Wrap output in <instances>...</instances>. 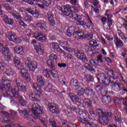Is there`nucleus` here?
Wrapping results in <instances>:
<instances>
[{
	"label": "nucleus",
	"mask_w": 127,
	"mask_h": 127,
	"mask_svg": "<svg viewBox=\"0 0 127 127\" xmlns=\"http://www.w3.org/2000/svg\"><path fill=\"white\" fill-rule=\"evenodd\" d=\"M73 9H75V8L69 4L61 6V11L63 12L64 15L69 16L71 18H72V19H74V20H76V24L78 25H86V22L80 21L83 16L79 15L75 12H72Z\"/></svg>",
	"instance_id": "nucleus-1"
},
{
	"label": "nucleus",
	"mask_w": 127,
	"mask_h": 127,
	"mask_svg": "<svg viewBox=\"0 0 127 127\" xmlns=\"http://www.w3.org/2000/svg\"><path fill=\"white\" fill-rule=\"evenodd\" d=\"M37 68V63L34 61H31L27 63L25 68H21L20 71L22 77L25 78L26 80H29L30 79V75L29 73L27 72V71L31 72V73H34L35 71V69Z\"/></svg>",
	"instance_id": "nucleus-2"
},
{
	"label": "nucleus",
	"mask_w": 127,
	"mask_h": 127,
	"mask_svg": "<svg viewBox=\"0 0 127 127\" xmlns=\"http://www.w3.org/2000/svg\"><path fill=\"white\" fill-rule=\"evenodd\" d=\"M21 79L18 78L13 81L14 84H15V88H12L11 89V97L14 98H18V92L21 91L25 93L26 92V83L25 82L21 84L20 83Z\"/></svg>",
	"instance_id": "nucleus-3"
},
{
	"label": "nucleus",
	"mask_w": 127,
	"mask_h": 127,
	"mask_svg": "<svg viewBox=\"0 0 127 127\" xmlns=\"http://www.w3.org/2000/svg\"><path fill=\"white\" fill-rule=\"evenodd\" d=\"M79 117L78 118V121L81 123L83 125L86 126H89V127H95V124L90 123V121H88V119H90V115L88 111L86 110H79L78 112Z\"/></svg>",
	"instance_id": "nucleus-4"
},
{
	"label": "nucleus",
	"mask_w": 127,
	"mask_h": 127,
	"mask_svg": "<svg viewBox=\"0 0 127 127\" xmlns=\"http://www.w3.org/2000/svg\"><path fill=\"white\" fill-rule=\"evenodd\" d=\"M97 113L99 116V122L100 124L103 126H107L109 124V121H110V117L112 115V113L104 112L103 110L101 109H97Z\"/></svg>",
	"instance_id": "nucleus-5"
},
{
	"label": "nucleus",
	"mask_w": 127,
	"mask_h": 127,
	"mask_svg": "<svg viewBox=\"0 0 127 127\" xmlns=\"http://www.w3.org/2000/svg\"><path fill=\"white\" fill-rule=\"evenodd\" d=\"M25 31L26 35L28 37H30L31 38H35L37 40L42 41V42L46 40V35L40 33V32H33L30 29H27Z\"/></svg>",
	"instance_id": "nucleus-6"
},
{
	"label": "nucleus",
	"mask_w": 127,
	"mask_h": 127,
	"mask_svg": "<svg viewBox=\"0 0 127 127\" xmlns=\"http://www.w3.org/2000/svg\"><path fill=\"white\" fill-rule=\"evenodd\" d=\"M59 43L61 46H62L64 49L66 50L67 52H69L65 53V52H64V54H62V55H65L67 59H72V58H73V56H72V52L74 51V49L68 48L69 44L68 43L67 40L64 39L63 40L59 41Z\"/></svg>",
	"instance_id": "nucleus-7"
},
{
	"label": "nucleus",
	"mask_w": 127,
	"mask_h": 127,
	"mask_svg": "<svg viewBox=\"0 0 127 127\" xmlns=\"http://www.w3.org/2000/svg\"><path fill=\"white\" fill-rule=\"evenodd\" d=\"M0 116H2V117L4 118L2 119L0 118V122L1 123L0 125L2 127H14V124L10 122L9 119H7V120H6V118H10V115L8 113L5 111H1L0 112Z\"/></svg>",
	"instance_id": "nucleus-8"
},
{
	"label": "nucleus",
	"mask_w": 127,
	"mask_h": 127,
	"mask_svg": "<svg viewBox=\"0 0 127 127\" xmlns=\"http://www.w3.org/2000/svg\"><path fill=\"white\" fill-rule=\"evenodd\" d=\"M31 112L33 113V116L34 119L37 120L39 119L40 120V116H42L43 114V108L41 107L37 103L33 104Z\"/></svg>",
	"instance_id": "nucleus-9"
},
{
	"label": "nucleus",
	"mask_w": 127,
	"mask_h": 127,
	"mask_svg": "<svg viewBox=\"0 0 127 127\" xmlns=\"http://www.w3.org/2000/svg\"><path fill=\"white\" fill-rule=\"evenodd\" d=\"M0 51L3 53V57L6 61H9L11 59V53L9 52L4 42L0 41Z\"/></svg>",
	"instance_id": "nucleus-10"
},
{
	"label": "nucleus",
	"mask_w": 127,
	"mask_h": 127,
	"mask_svg": "<svg viewBox=\"0 0 127 127\" xmlns=\"http://www.w3.org/2000/svg\"><path fill=\"white\" fill-rule=\"evenodd\" d=\"M33 89L35 91V94H34L32 92H30L28 94L29 98L31 101H38L42 95L41 90L37 89V84L36 83L33 84Z\"/></svg>",
	"instance_id": "nucleus-11"
},
{
	"label": "nucleus",
	"mask_w": 127,
	"mask_h": 127,
	"mask_svg": "<svg viewBox=\"0 0 127 127\" xmlns=\"http://www.w3.org/2000/svg\"><path fill=\"white\" fill-rule=\"evenodd\" d=\"M6 36L10 41H12L14 43H20L24 39L22 37L18 38L16 34L13 32H8Z\"/></svg>",
	"instance_id": "nucleus-12"
},
{
	"label": "nucleus",
	"mask_w": 127,
	"mask_h": 127,
	"mask_svg": "<svg viewBox=\"0 0 127 127\" xmlns=\"http://www.w3.org/2000/svg\"><path fill=\"white\" fill-rule=\"evenodd\" d=\"M14 51L15 53L19 55H25L28 51V49L26 47H23L20 45L16 46L14 47Z\"/></svg>",
	"instance_id": "nucleus-13"
},
{
	"label": "nucleus",
	"mask_w": 127,
	"mask_h": 127,
	"mask_svg": "<svg viewBox=\"0 0 127 127\" xmlns=\"http://www.w3.org/2000/svg\"><path fill=\"white\" fill-rule=\"evenodd\" d=\"M74 54L76 57L78 58V59L81 60V61L83 62H87L88 58L84 52L81 51H75Z\"/></svg>",
	"instance_id": "nucleus-14"
},
{
	"label": "nucleus",
	"mask_w": 127,
	"mask_h": 127,
	"mask_svg": "<svg viewBox=\"0 0 127 127\" xmlns=\"http://www.w3.org/2000/svg\"><path fill=\"white\" fill-rule=\"evenodd\" d=\"M79 106L81 107H86V108H89V109H92L93 106H92V101L89 99H84V100H81L78 102Z\"/></svg>",
	"instance_id": "nucleus-15"
},
{
	"label": "nucleus",
	"mask_w": 127,
	"mask_h": 127,
	"mask_svg": "<svg viewBox=\"0 0 127 127\" xmlns=\"http://www.w3.org/2000/svg\"><path fill=\"white\" fill-rule=\"evenodd\" d=\"M48 109L49 110L50 112H51L53 114H59L60 112L58 106L56 104L53 103H51L48 106Z\"/></svg>",
	"instance_id": "nucleus-16"
},
{
	"label": "nucleus",
	"mask_w": 127,
	"mask_h": 127,
	"mask_svg": "<svg viewBox=\"0 0 127 127\" xmlns=\"http://www.w3.org/2000/svg\"><path fill=\"white\" fill-rule=\"evenodd\" d=\"M34 48L36 50L37 53L39 55H42L44 53V50L43 49V45L42 44L38 43L34 45Z\"/></svg>",
	"instance_id": "nucleus-17"
},
{
	"label": "nucleus",
	"mask_w": 127,
	"mask_h": 127,
	"mask_svg": "<svg viewBox=\"0 0 127 127\" xmlns=\"http://www.w3.org/2000/svg\"><path fill=\"white\" fill-rule=\"evenodd\" d=\"M19 114L20 116H24L25 118H27L28 121H30V122H33V119L31 118H32V116L30 115V113L28 114L27 110H19Z\"/></svg>",
	"instance_id": "nucleus-18"
},
{
	"label": "nucleus",
	"mask_w": 127,
	"mask_h": 127,
	"mask_svg": "<svg viewBox=\"0 0 127 127\" xmlns=\"http://www.w3.org/2000/svg\"><path fill=\"white\" fill-rule=\"evenodd\" d=\"M37 82L38 84H37V83H36L37 84V89L41 91V87H43L44 84H45V82L43 80V78H42V76L41 75L38 76L37 77Z\"/></svg>",
	"instance_id": "nucleus-19"
},
{
	"label": "nucleus",
	"mask_w": 127,
	"mask_h": 127,
	"mask_svg": "<svg viewBox=\"0 0 127 127\" xmlns=\"http://www.w3.org/2000/svg\"><path fill=\"white\" fill-rule=\"evenodd\" d=\"M13 61H14V63L15 64V65L16 66V67H18V68L19 69V70L20 71H21V69H23V65H22V64H21V62H20V59H19V58L15 56L13 58Z\"/></svg>",
	"instance_id": "nucleus-20"
},
{
	"label": "nucleus",
	"mask_w": 127,
	"mask_h": 127,
	"mask_svg": "<svg viewBox=\"0 0 127 127\" xmlns=\"http://www.w3.org/2000/svg\"><path fill=\"white\" fill-rule=\"evenodd\" d=\"M75 89L77 90L78 96H83L84 94H86V90L82 87V86H81V84H80L75 85Z\"/></svg>",
	"instance_id": "nucleus-21"
},
{
	"label": "nucleus",
	"mask_w": 127,
	"mask_h": 127,
	"mask_svg": "<svg viewBox=\"0 0 127 127\" xmlns=\"http://www.w3.org/2000/svg\"><path fill=\"white\" fill-rule=\"evenodd\" d=\"M9 82H7L4 87V88H5V87L7 88V89L8 90V91L7 92V95L9 96L10 97H11V90L12 88H15V85L13 84L12 86L11 89L10 88V87L11 86V84H10V82H11V80H8Z\"/></svg>",
	"instance_id": "nucleus-22"
},
{
	"label": "nucleus",
	"mask_w": 127,
	"mask_h": 127,
	"mask_svg": "<svg viewBox=\"0 0 127 127\" xmlns=\"http://www.w3.org/2000/svg\"><path fill=\"white\" fill-rule=\"evenodd\" d=\"M118 74H119V72L116 71H114L112 69L109 70L107 72L108 75L110 77V78H111V79H113V80H116V79L118 78Z\"/></svg>",
	"instance_id": "nucleus-23"
},
{
	"label": "nucleus",
	"mask_w": 127,
	"mask_h": 127,
	"mask_svg": "<svg viewBox=\"0 0 127 127\" xmlns=\"http://www.w3.org/2000/svg\"><path fill=\"white\" fill-rule=\"evenodd\" d=\"M73 37L75 38H77V39H83V38H85V37L84 35L85 34L83 32H82L80 31H77L73 33L72 34Z\"/></svg>",
	"instance_id": "nucleus-24"
},
{
	"label": "nucleus",
	"mask_w": 127,
	"mask_h": 127,
	"mask_svg": "<svg viewBox=\"0 0 127 127\" xmlns=\"http://www.w3.org/2000/svg\"><path fill=\"white\" fill-rule=\"evenodd\" d=\"M68 97L73 103H78V102L80 100V98H79V97H78V96L74 93H68Z\"/></svg>",
	"instance_id": "nucleus-25"
},
{
	"label": "nucleus",
	"mask_w": 127,
	"mask_h": 127,
	"mask_svg": "<svg viewBox=\"0 0 127 127\" xmlns=\"http://www.w3.org/2000/svg\"><path fill=\"white\" fill-rule=\"evenodd\" d=\"M53 49L57 51L60 54H64V51L60 49L59 45L57 43H54L52 44Z\"/></svg>",
	"instance_id": "nucleus-26"
},
{
	"label": "nucleus",
	"mask_w": 127,
	"mask_h": 127,
	"mask_svg": "<svg viewBox=\"0 0 127 127\" xmlns=\"http://www.w3.org/2000/svg\"><path fill=\"white\" fill-rule=\"evenodd\" d=\"M45 91L48 92V93H50L51 92L54 93V92H55V88H54V86H53L52 84L48 83L45 87Z\"/></svg>",
	"instance_id": "nucleus-27"
},
{
	"label": "nucleus",
	"mask_w": 127,
	"mask_h": 127,
	"mask_svg": "<svg viewBox=\"0 0 127 127\" xmlns=\"http://www.w3.org/2000/svg\"><path fill=\"white\" fill-rule=\"evenodd\" d=\"M2 20L6 24H9L10 25H12L13 24V20L11 19H8V17L6 15H3L1 16Z\"/></svg>",
	"instance_id": "nucleus-28"
},
{
	"label": "nucleus",
	"mask_w": 127,
	"mask_h": 127,
	"mask_svg": "<svg viewBox=\"0 0 127 127\" xmlns=\"http://www.w3.org/2000/svg\"><path fill=\"white\" fill-rule=\"evenodd\" d=\"M36 26L39 27L42 30H45L46 29V22L43 21H40L36 24Z\"/></svg>",
	"instance_id": "nucleus-29"
},
{
	"label": "nucleus",
	"mask_w": 127,
	"mask_h": 127,
	"mask_svg": "<svg viewBox=\"0 0 127 127\" xmlns=\"http://www.w3.org/2000/svg\"><path fill=\"white\" fill-rule=\"evenodd\" d=\"M9 82L5 77H3L1 78L0 83V90H3L4 89V86L5 84Z\"/></svg>",
	"instance_id": "nucleus-30"
},
{
	"label": "nucleus",
	"mask_w": 127,
	"mask_h": 127,
	"mask_svg": "<svg viewBox=\"0 0 127 127\" xmlns=\"http://www.w3.org/2000/svg\"><path fill=\"white\" fill-rule=\"evenodd\" d=\"M114 40L115 43L118 47H122V46H124V42L121 39H119L118 37H115Z\"/></svg>",
	"instance_id": "nucleus-31"
},
{
	"label": "nucleus",
	"mask_w": 127,
	"mask_h": 127,
	"mask_svg": "<svg viewBox=\"0 0 127 127\" xmlns=\"http://www.w3.org/2000/svg\"><path fill=\"white\" fill-rule=\"evenodd\" d=\"M52 73V71L48 68L45 69L43 72V74L46 78H50Z\"/></svg>",
	"instance_id": "nucleus-32"
},
{
	"label": "nucleus",
	"mask_w": 127,
	"mask_h": 127,
	"mask_svg": "<svg viewBox=\"0 0 127 127\" xmlns=\"http://www.w3.org/2000/svg\"><path fill=\"white\" fill-rule=\"evenodd\" d=\"M23 1H25V2H27L29 4L31 5H36L37 4V2H40L42 0H22Z\"/></svg>",
	"instance_id": "nucleus-33"
},
{
	"label": "nucleus",
	"mask_w": 127,
	"mask_h": 127,
	"mask_svg": "<svg viewBox=\"0 0 127 127\" xmlns=\"http://www.w3.org/2000/svg\"><path fill=\"white\" fill-rule=\"evenodd\" d=\"M48 20L52 26H54L55 25V20H54V18L52 14H49L48 16Z\"/></svg>",
	"instance_id": "nucleus-34"
},
{
	"label": "nucleus",
	"mask_w": 127,
	"mask_h": 127,
	"mask_svg": "<svg viewBox=\"0 0 127 127\" xmlns=\"http://www.w3.org/2000/svg\"><path fill=\"white\" fill-rule=\"evenodd\" d=\"M23 18L24 20L27 22V23H30V22L32 21V17L27 14L24 15Z\"/></svg>",
	"instance_id": "nucleus-35"
},
{
	"label": "nucleus",
	"mask_w": 127,
	"mask_h": 127,
	"mask_svg": "<svg viewBox=\"0 0 127 127\" xmlns=\"http://www.w3.org/2000/svg\"><path fill=\"white\" fill-rule=\"evenodd\" d=\"M106 79V76H105V74L104 73H100L97 75V79L98 80L99 82L101 83V82H104V80Z\"/></svg>",
	"instance_id": "nucleus-36"
},
{
	"label": "nucleus",
	"mask_w": 127,
	"mask_h": 127,
	"mask_svg": "<svg viewBox=\"0 0 127 127\" xmlns=\"http://www.w3.org/2000/svg\"><path fill=\"white\" fill-rule=\"evenodd\" d=\"M102 101L105 104H110L111 102V97L109 96L104 95L102 98Z\"/></svg>",
	"instance_id": "nucleus-37"
},
{
	"label": "nucleus",
	"mask_w": 127,
	"mask_h": 127,
	"mask_svg": "<svg viewBox=\"0 0 127 127\" xmlns=\"http://www.w3.org/2000/svg\"><path fill=\"white\" fill-rule=\"evenodd\" d=\"M47 64L48 66L50 67V68H51L52 69V70H54L55 69V65H54V63L53 61L49 59V60H48Z\"/></svg>",
	"instance_id": "nucleus-38"
},
{
	"label": "nucleus",
	"mask_w": 127,
	"mask_h": 127,
	"mask_svg": "<svg viewBox=\"0 0 127 127\" xmlns=\"http://www.w3.org/2000/svg\"><path fill=\"white\" fill-rule=\"evenodd\" d=\"M98 40H91L89 42V45L91 47H97L99 46V45L97 44Z\"/></svg>",
	"instance_id": "nucleus-39"
},
{
	"label": "nucleus",
	"mask_w": 127,
	"mask_h": 127,
	"mask_svg": "<svg viewBox=\"0 0 127 127\" xmlns=\"http://www.w3.org/2000/svg\"><path fill=\"white\" fill-rule=\"evenodd\" d=\"M85 94H86L87 96H93L94 93L91 88H88L85 90Z\"/></svg>",
	"instance_id": "nucleus-40"
},
{
	"label": "nucleus",
	"mask_w": 127,
	"mask_h": 127,
	"mask_svg": "<svg viewBox=\"0 0 127 127\" xmlns=\"http://www.w3.org/2000/svg\"><path fill=\"white\" fill-rule=\"evenodd\" d=\"M51 75L54 79H57L59 78V75L58 74V72L54 69H52Z\"/></svg>",
	"instance_id": "nucleus-41"
},
{
	"label": "nucleus",
	"mask_w": 127,
	"mask_h": 127,
	"mask_svg": "<svg viewBox=\"0 0 127 127\" xmlns=\"http://www.w3.org/2000/svg\"><path fill=\"white\" fill-rule=\"evenodd\" d=\"M84 67L85 68V69H87L89 71H92V72H95L96 71L95 69L92 68V66H91L89 64H85L84 65Z\"/></svg>",
	"instance_id": "nucleus-42"
},
{
	"label": "nucleus",
	"mask_w": 127,
	"mask_h": 127,
	"mask_svg": "<svg viewBox=\"0 0 127 127\" xmlns=\"http://www.w3.org/2000/svg\"><path fill=\"white\" fill-rule=\"evenodd\" d=\"M5 74H6L7 76H13V75L15 74V72L11 69H6Z\"/></svg>",
	"instance_id": "nucleus-43"
},
{
	"label": "nucleus",
	"mask_w": 127,
	"mask_h": 127,
	"mask_svg": "<svg viewBox=\"0 0 127 127\" xmlns=\"http://www.w3.org/2000/svg\"><path fill=\"white\" fill-rule=\"evenodd\" d=\"M51 0H44L43 1V4H44L46 7L51 6Z\"/></svg>",
	"instance_id": "nucleus-44"
},
{
	"label": "nucleus",
	"mask_w": 127,
	"mask_h": 127,
	"mask_svg": "<svg viewBox=\"0 0 127 127\" xmlns=\"http://www.w3.org/2000/svg\"><path fill=\"white\" fill-rule=\"evenodd\" d=\"M26 10L29 13H30L31 14L33 15V16H34V15L36 14V12L34 10V8H27L26 9Z\"/></svg>",
	"instance_id": "nucleus-45"
},
{
	"label": "nucleus",
	"mask_w": 127,
	"mask_h": 127,
	"mask_svg": "<svg viewBox=\"0 0 127 127\" xmlns=\"http://www.w3.org/2000/svg\"><path fill=\"white\" fill-rule=\"evenodd\" d=\"M49 59L53 61H57V60H58V58H57V56L56 55L52 54L49 56Z\"/></svg>",
	"instance_id": "nucleus-46"
},
{
	"label": "nucleus",
	"mask_w": 127,
	"mask_h": 127,
	"mask_svg": "<svg viewBox=\"0 0 127 127\" xmlns=\"http://www.w3.org/2000/svg\"><path fill=\"white\" fill-rule=\"evenodd\" d=\"M18 98L19 102L20 103V105H21L22 106H25V105H26V101L23 100V98H22V97H19V96Z\"/></svg>",
	"instance_id": "nucleus-47"
},
{
	"label": "nucleus",
	"mask_w": 127,
	"mask_h": 127,
	"mask_svg": "<svg viewBox=\"0 0 127 127\" xmlns=\"http://www.w3.org/2000/svg\"><path fill=\"white\" fill-rule=\"evenodd\" d=\"M12 16L17 19H21V16L19 15L16 11L12 12Z\"/></svg>",
	"instance_id": "nucleus-48"
},
{
	"label": "nucleus",
	"mask_w": 127,
	"mask_h": 127,
	"mask_svg": "<svg viewBox=\"0 0 127 127\" xmlns=\"http://www.w3.org/2000/svg\"><path fill=\"white\" fill-rule=\"evenodd\" d=\"M113 89L115 91V92H119L120 90H121V87H120V85L118 83H116L113 87Z\"/></svg>",
	"instance_id": "nucleus-49"
},
{
	"label": "nucleus",
	"mask_w": 127,
	"mask_h": 127,
	"mask_svg": "<svg viewBox=\"0 0 127 127\" xmlns=\"http://www.w3.org/2000/svg\"><path fill=\"white\" fill-rule=\"evenodd\" d=\"M90 64L92 66H93V67H96V66H98V61L95 60H91L90 61Z\"/></svg>",
	"instance_id": "nucleus-50"
},
{
	"label": "nucleus",
	"mask_w": 127,
	"mask_h": 127,
	"mask_svg": "<svg viewBox=\"0 0 127 127\" xmlns=\"http://www.w3.org/2000/svg\"><path fill=\"white\" fill-rule=\"evenodd\" d=\"M84 79L85 81H87V82H90L92 80V75L86 74L85 75Z\"/></svg>",
	"instance_id": "nucleus-51"
},
{
	"label": "nucleus",
	"mask_w": 127,
	"mask_h": 127,
	"mask_svg": "<svg viewBox=\"0 0 127 127\" xmlns=\"http://www.w3.org/2000/svg\"><path fill=\"white\" fill-rule=\"evenodd\" d=\"M110 82H111V78L105 77V78L104 81H102V83H105V85H109L110 84Z\"/></svg>",
	"instance_id": "nucleus-52"
},
{
	"label": "nucleus",
	"mask_w": 127,
	"mask_h": 127,
	"mask_svg": "<svg viewBox=\"0 0 127 127\" xmlns=\"http://www.w3.org/2000/svg\"><path fill=\"white\" fill-rule=\"evenodd\" d=\"M2 6L7 10H11V9H12V7L8 4H3Z\"/></svg>",
	"instance_id": "nucleus-53"
},
{
	"label": "nucleus",
	"mask_w": 127,
	"mask_h": 127,
	"mask_svg": "<svg viewBox=\"0 0 127 127\" xmlns=\"http://www.w3.org/2000/svg\"><path fill=\"white\" fill-rule=\"evenodd\" d=\"M110 12H111V10L108 9L106 10V12L105 13V15H107L108 18L109 19L112 18L113 17V15H112V14H110Z\"/></svg>",
	"instance_id": "nucleus-54"
},
{
	"label": "nucleus",
	"mask_w": 127,
	"mask_h": 127,
	"mask_svg": "<svg viewBox=\"0 0 127 127\" xmlns=\"http://www.w3.org/2000/svg\"><path fill=\"white\" fill-rule=\"evenodd\" d=\"M89 113L93 117V118H95L96 117V113L94 112V110H93V107L92 108H89Z\"/></svg>",
	"instance_id": "nucleus-55"
},
{
	"label": "nucleus",
	"mask_w": 127,
	"mask_h": 127,
	"mask_svg": "<svg viewBox=\"0 0 127 127\" xmlns=\"http://www.w3.org/2000/svg\"><path fill=\"white\" fill-rule=\"evenodd\" d=\"M10 114L11 117H16V116H17L18 114L17 112L14 111L12 110H10Z\"/></svg>",
	"instance_id": "nucleus-56"
},
{
	"label": "nucleus",
	"mask_w": 127,
	"mask_h": 127,
	"mask_svg": "<svg viewBox=\"0 0 127 127\" xmlns=\"http://www.w3.org/2000/svg\"><path fill=\"white\" fill-rule=\"evenodd\" d=\"M118 34L119 35V36L121 37V38L122 39V38L126 35L122 31L120 30H118L117 31Z\"/></svg>",
	"instance_id": "nucleus-57"
},
{
	"label": "nucleus",
	"mask_w": 127,
	"mask_h": 127,
	"mask_svg": "<svg viewBox=\"0 0 127 127\" xmlns=\"http://www.w3.org/2000/svg\"><path fill=\"white\" fill-rule=\"evenodd\" d=\"M88 17V23L89 24L88 25V24H87L86 25V26H87V27H88V28H90V27H91V26H92L93 25V22H92V21L91 20V19H90V18Z\"/></svg>",
	"instance_id": "nucleus-58"
},
{
	"label": "nucleus",
	"mask_w": 127,
	"mask_h": 127,
	"mask_svg": "<svg viewBox=\"0 0 127 127\" xmlns=\"http://www.w3.org/2000/svg\"><path fill=\"white\" fill-rule=\"evenodd\" d=\"M85 37L88 40L92 39L93 38V34L91 33H88L86 35Z\"/></svg>",
	"instance_id": "nucleus-59"
},
{
	"label": "nucleus",
	"mask_w": 127,
	"mask_h": 127,
	"mask_svg": "<svg viewBox=\"0 0 127 127\" xmlns=\"http://www.w3.org/2000/svg\"><path fill=\"white\" fill-rule=\"evenodd\" d=\"M65 109H67L64 110H63L64 113H65V114H66V115H69V114H70V113H71V110H70V108L66 107Z\"/></svg>",
	"instance_id": "nucleus-60"
},
{
	"label": "nucleus",
	"mask_w": 127,
	"mask_h": 127,
	"mask_svg": "<svg viewBox=\"0 0 127 127\" xmlns=\"http://www.w3.org/2000/svg\"><path fill=\"white\" fill-rule=\"evenodd\" d=\"M58 66L60 67V68H62V67L64 68V67H66L67 65L65 63H59L58 64Z\"/></svg>",
	"instance_id": "nucleus-61"
},
{
	"label": "nucleus",
	"mask_w": 127,
	"mask_h": 127,
	"mask_svg": "<svg viewBox=\"0 0 127 127\" xmlns=\"http://www.w3.org/2000/svg\"><path fill=\"white\" fill-rule=\"evenodd\" d=\"M23 61H24V62H25V63H28V62H31V59H30V58L27 57L23 59Z\"/></svg>",
	"instance_id": "nucleus-62"
},
{
	"label": "nucleus",
	"mask_w": 127,
	"mask_h": 127,
	"mask_svg": "<svg viewBox=\"0 0 127 127\" xmlns=\"http://www.w3.org/2000/svg\"><path fill=\"white\" fill-rule=\"evenodd\" d=\"M6 66V64L5 63H3V62H0V70L1 69V67L2 68H4Z\"/></svg>",
	"instance_id": "nucleus-63"
},
{
	"label": "nucleus",
	"mask_w": 127,
	"mask_h": 127,
	"mask_svg": "<svg viewBox=\"0 0 127 127\" xmlns=\"http://www.w3.org/2000/svg\"><path fill=\"white\" fill-rule=\"evenodd\" d=\"M74 30H75V29L73 27H70L69 28H68L67 31H68V32H71L72 33V32H73Z\"/></svg>",
	"instance_id": "nucleus-64"
}]
</instances>
